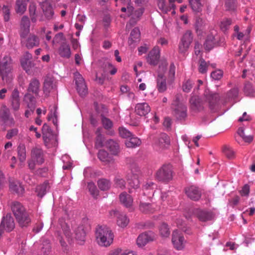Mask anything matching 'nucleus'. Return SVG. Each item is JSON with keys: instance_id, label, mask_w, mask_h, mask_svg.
Returning a JSON list of instances; mask_svg holds the SVG:
<instances>
[{"instance_id": "f257e3e1", "label": "nucleus", "mask_w": 255, "mask_h": 255, "mask_svg": "<svg viewBox=\"0 0 255 255\" xmlns=\"http://www.w3.org/2000/svg\"><path fill=\"white\" fill-rule=\"evenodd\" d=\"M219 100L218 94L208 93L205 94L203 98L198 96H192L190 100V103L193 110L197 111L202 110L207 103L210 110L214 112Z\"/></svg>"}, {"instance_id": "f03ea898", "label": "nucleus", "mask_w": 255, "mask_h": 255, "mask_svg": "<svg viewBox=\"0 0 255 255\" xmlns=\"http://www.w3.org/2000/svg\"><path fill=\"white\" fill-rule=\"evenodd\" d=\"M11 208L19 225L22 227L27 226L31 222V219L23 206L20 203L14 201L12 203Z\"/></svg>"}, {"instance_id": "7ed1b4c3", "label": "nucleus", "mask_w": 255, "mask_h": 255, "mask_svg": "<svg viewBox=\"0 0 255 255\" xmlns=\"http://www.w3.org/2000/svg\"><path fill=\"white\" fill-rule=\"evenodd\" d=\"M95 234L97 242L100 246L108 247L113 243L114 235L106 226H98Z\"/></svg>"}, {"instance_id": "20e7f679", "label": "nucleus", "mask_w": 255, "mask_h": 255, "mask_svg": "<svg viewBox=\"0 0 255 255\" xmlns=\"http://www.w3.org/2000/svg\"><path fill=\"white\" fill-rule=\"evenodd\" d=\"M44 162V154L43 150L37 146L33 147L30 151V158L27 160L28 169L34 171L36 165H41Z\"/></svg>"}, {"instance_id": "39448f33", "label": "nucleus", "mask_w": 255, "mask_h": 255, "mask_svg": "<svg viewBox=\"0 0 255 255\" xmlns=\"http://www.w3.org/2000/svg\"><path fill=\"white\" fill-rule=\"evenodd\" d=\"M173 171L170 164H164L156 172L155 178L158 181L168 183L173 179Z\"/></svg>"}, {"instance_id": "423d86ee", "label": "nucleus", "mask_w": 255, "mask_h": 255, "mask_svg": "<svg viewBox=\"0 0 255 255\" xmlns=\"http://www.w3.org/2000/svg\"><path fill=\"white\" fill-rule=\"evenodd\" d=\"M98 64L102 72V78H99V82L103 83L104 79L109 74L114 75L117 72V68L109 61L106 59H102L98 61Z\"/></svg>"}, {"instance_id": "0eeeda50", "label": "nucleus", "mask_w": 255, "mask_h": 255, "mask_svg": "<svg viewBox=\"0 0 255 255\" xmlns=\"http://www.w3.org/2000/svg\"><path fill=\"white\" fill-rule=\"evenodd\" d=\"M12 63L11 59L9 56L3 57L1 62H0V75L3 80L6 82L11 79Z\"/></svg>"}, {"instance_id": "6e6552de", "label": "nucleus", "mask_w": 255, "mask_h": 255, "mask_svg": "<svg viewBox=\"0 0 255 255\" xmlns=\"http://www.w3.org/2000/svg\"><path fill=\"white\" fill-rule=\"evenodd\" d=\"M192 41V33L191 31L187 30L184 33L179 43V52L182 54H184L188 51Z\"/></svg>"}, {"instance_id": "1a4fd4ad", "label": "nucleus", "mask_w": 255, "mask_h": 255, "mask_svg": "<svg viewBox=\"0 0 255 255\" xmlns=\"http://www.w3.org/2000/svg\"><path fill=\"white\" fill-rule=\"evenodd\" d=\"M172 243L175 249L180 251L185 247V241L182 234L178 230H174L172 235Z\"/></svg>"}, {"instance_id": "9d476101", "label": "nucleus", "mask_w": 255, "mask_h": 255, "mask_svg": "<svg viewBox=\"0 0 255 255\" xmlns=\"http://www.w3.org/2000/svg\"><path fill=\"white\" fill-rule=\"evenodd\" d=\"M74 77L78 93L82 97L85 96L88 93V88L84 78L78 72L74 74Z\"/></svg>"}, {"instance_id": "9b49d317", "label": "nucleus", "mask_w": 255, "mask_h": 255, "mask_svg": "<svg viewBox=\"0 0 255 255\" xmlns=\"http://www.w3.org/2000/svg\"><path fill=\"white\" fill-rule=\"evenodd\" d=\"M184 191L187 196L193 201H198L201 197V190L195 185L187 186Z\"/></svg>"}, {"instance_id": "f8f14e48", "label": "nucleus", "mask_w": 255, "mask_h": 255, "mask_svg": "<svg viewBox=\"0 0 255 255\" xmlns=\"http://www.w3.org/2000/svg\"><path fill=\"white\" fill-rule=\"evenodd\" d=\"M56 89V82L54 79L51 76H47L43 83V91L46 96H48L49 94L55 91Z\"/></svg>"}, {"instance_id": "ddd939ff", "label": "nucleus", "mask_w": 255, "mask_h": 255, "mask_svg": "<svg viewBox=\"0 0 255 255\" xmlns=\"http://www.w3.org/2000/svg\"><path fill=\"white\" fill-rule=\"evenodd\" d=\"M0 226L7 232H10L14 228V219L10 214H7L2 218Z\"/></svg>"}, {"instance_id": "4468645a", "label": "nucleus", "mask_w": 255, "mask_h": 255, "mask_svg": "<svg viewBox=\"0 0 255 255\" xmlns=\"http://www.w3.org/2000/svg\"><path fill=\"white\" fill-rule=\"evenodd\" d=\"M110 215L112 217L117 218L118 225L122 228L127 226L129 222L128 219L125 214L116 210H111L110 212Z\"/></svg>"}, {"instance_id": "2eb2a0df", "label": "nucleus", "mask_w": 255, "mask_h": 255, "mask_svg": "<svg viewBox=\"0 0 255 255\" xmlns=\"http://www.w3.org/2000/svg\"><path fill=\"white\" fill-rule=\"evenodd\" d=\"M154 239V234L152 232H145L141 234L136 240L137 245L138 247H143Z\"/></svg>"}, {"instance_id": "dca6fc26", "label": "nucleus", "mask_w": 255, "mask_h": 255, "mask_svg": "<svg viewBox=\"0 0 255 255\" xmlns=\"http://www.w3.org/2000/svg\"><path fill=\"white\" fill-rule=\"evenodd\" d=\"M193 214L201 222L210 221L214 218L213 214L211 212L199 209H195Z\"/></svg>"}, {"instance_id": "f3484780", "label": "nucleus", "mask_w": 255, "mask_h": 255, "mask_svg": "<svg viewBox=\"0 0 255 255\" xmlns=\"http://www.w3.org/2000/svg\"><path fill=\"white\" fill-rule=\"evenodd\" d=\"M131 172L132 176L128 179V184L129 186L134 189H137L139 187L140 182L139 180V176L140 174V169L138 167L135 169H131Z\"/></svg>"}, {"instance_id": "a211bd4d", "label": "nucleus", "mask_w": 255, "mask_h": 255, "mask_svg": "<svg viewBox=\"0 0 255 255\" xmlns=\"http://www.w3.org/2000/svg\"><path fill=\"white\" fill-rule=\"evenodd\" d=\"M160 58V49L155 46L149 53L146 57L147 61L151 65H156Z\"/></svg>"}, {"instance_id": "6ab92c4d", "label": "nucleus", "mask_w": 255, "mask_h": 255, "mask_svg": "<svg viewBox=\"0 0 255 255\" xmlns=\"http://www.w3.org/2000/svg\"><path fill=\"white\" fill-rule=\"evenodd\" d=\"M155 144L159 149L167 148L170 144V138L166 133H162L159 135Z\"/></svg>"}, {"instance_id": "aec40b11", "label": "nucleus", "mask_w": 255, "mask_h": 255, "mask_svg": "<svg viewBox=\"0 0 255 255\" xmlns=\"http://www.w3.org/2000/svg\"><path fill=\"white\" fill-rule=\"evenodd\" d=\"M41 6L46 19L49 20L53 19L54 12L51 4L48 1H44L41 2Z\"/></svg>"}, {"instance_id": "412c9836", "label": "nucleus", "mask_w": 255, "mask_h": 255, "mask_svg": "<svg viewBox=\"0 0 255 255\" xmlns=\"http://www.w3.org/2000/svg\"><path fill=\"white\" fill-rule=\"evenodd\" d=\"M173 115L177 120L185 121L187 117V107L185 105H180L174 108Z\"/></svg>"}, {"instance_id": "4be33fe9", "label": "nucleus", "mask_w": 255, "mask_h": 255, "mask_svg": "<svg viewBox=\"0 0 255 255\" xmlns=\"http://www.w3.org/2000/svg\"><path fill=\"white\" fill-rule=\"evenodd\" d=\"M105 146L113 155H118L120 152L119 144L116 140L112 139L107 140Z\"/></svg>"}, {"instance_id": "5701e85b", "label": "nucleus", "mask_w": 255, "mask_h": 255, "mask_svg": "<svg viewBox=\"0 0 255 255\" xmlns=\"http://www.w3.org/2000/svg\"><path fill=\"white\" fill-rule=\"evenodd\" d=\"M98 157L105 165L113 163L114 162V158L113 157L111 156L109 153L104 149L99 150L98 153Z\"/></svg>"}, {"instance_id": "b1692460", "label": "nucleus", "mask_w": 255, "mask_h": 255, "mask_svg": "<svg viewBox=\"0 0 255 255\" xmlns=\"http://www.w3.org/2000/svg\"><path fill=\"white\" fill-rule=\"evenodd\" d=\"M10 191L17 195H22L24 193V189L21 183L17 180H11L9 185Z\"/></svg>"}, {"instance_id": "393cba45", "label": "nucleus", "mask_w": 255, "mask_h": 255, "mask_svg": "<svg viewBox=\"0 0 255 255\" xmlns=\"http://www.w3.org/2000/svg\"><path fill=\"white\" fill-rule=\"evenodd\" d=\"M150 111V108L147 103H138L135 107V112L140 116H144Z\"/></svg>"}, {"instance_id": "a878e982", "label": "nucleus", "mask_w": 255, "mask_h": 255, "mask_svg": "<svg viewBox=\"0 0 255 255\" xmlns=\"http://www.w3.org/2000/svg\"><path fill=\"white\" fill-rule=\"evenodd\" d=\"M40 83L39 81L36 78H32L29 82L27 91L37 96L38 95L40 90Z\"/></svg>"}, {"instance_id": "bb28decb", "label": "nucleus", "mask_w": 255, "mask_h": 255, "mask_svg": "<svg viewBox=\"0 0 255 255\" xmlns=\"http://www.w3.org/2000/svg\"><path fill=\"white\" fill-rule=\"evenodd\" d=\"M59 55L64 58H69L71 55L69 45L66 42H63L58 48Z\"/></svg>"}, {"instance_id": "cd10ccee", "label": "nucleus", "mask_w": 255, "mask_h": 255, "mask_svg": "<svg viewBox=\"0 0 255 255\" xmlns=\"http://www.w3.org/2000/svg\"><path fill=\"white\" fill-rule=\"evenodd\" d=\"M156 83V88L159 92L163 93L167 90L166 78L163 73L157 75Z\"/></svg>"}, {"instance_id": "c85d7f7f", "label": "nucleus", "mask_w": 255, "mask_h": 255, "mask_svg": "<svg viewBox=\"0 0 255 255\" xmlns=\"http://www.w3.org/2000/svg\"><path fill=\"white\" fill-rule=\"evenodd\" d=\"M121 203L127 208H130L133 203V199L131 195L126 192H123L119 195Z\"/></svg>"}, {"instance_id": "c756f323", "label": "nucleus", "mask_w": 255, "mask_h": 255, "mask_svg": "<svg viewBox=\"0 0 255 255\" xmlns=\"http://www.w3.org/2000/svg\"><path fill=\"white\" fill-rule=\"evenodd\" d=\"M75 234L76 239L80 244L85 242L86 233L83 225H80L75 230Z\"/></svg>"}, {"instance_id": "7c9ffc66", "label": "nucleus", "mask_w": 255, "mask_h": 255, "mask_svg": "<svg viewBox=\"0 0 255 255\" xmlns=\"http://www.w3.org/2000/svg\"><path fill=\"white\" fill-rule=\"evenodd\" d=\"M21 28L23 31L20 33L21 38H25V35L29 32L30 21L29 18L26 16H23L21 20Z\"/></svg>"}, {"instance_id": "2f4dec72", "label": "nucleus", "mask_w": 255, "mask_h": 255, "mask_svg": "<svg viewBox=\"0 0 255 255\" xmlns=\"http://www.w3.org/2000/svg\"><path fill=\"white\" fill-rule=\"evenodd\" d=\"M42 131L44 142L48 143L51 138L53 137L52 130L47 124H44L43 125Z\"/></svg>"}, {"instance_id": "473e14b6", "label": "nucleus", "mask_w": 255, "mask_h": 255, "mask_svg": "<svg viewBox=\"0 0 255 255\" xmlns=\"http://www.w3.org/2000/svg\"><path fill=\"white\" fill-rule=\"evenodd\" d=\"M39 44V38L35 35L30 34L26 40L25 46L27 48L31 49L38 46Z\"/></svg>"}, {"instance_id": "72a5a7b5", "label": "nucleus", "mask_w": 255, "mask_h": 255, "mask_svg": "<svg viewBox=\"0 0 255 255\" xmlns=\"http://www.w3.org/2000/svg\"><path fill=\"white\" fill-rule=\"evenodd\" d=\"M129 138V140H127L125 142L126 145L128 148H135L141 144V141L138 137L132 135Z\"/></svg>"}, {"instance_id": "f704fd0d", "label": "nucleus", "mask_w": 255, "mask_h": 255, "mask_svg": "<svg viewBox=\"0 0 255 255\" xmlns=\"http://www.w3.org/2000/svg\"><path fill=\"white\" fill-rule=\"evenodd\" d=\"M27 3L25 0H16L15 10L16 13L23 14L26 10Z\"/></svg>"}, {"instance_id": "c9c22d12", "label": "nucleus", "mask_w": 255, "mask_h": 255, "mask_svg": "<svg viewBox=\"0 0 255 255\" xmlns=\"http://www.w3.org/2000/svg\"><path fill=\"white\" fill-rule=\"evenodd\" d=\"M17 154L19 161L23 163L26 158V147L24 144H20L17 147Z\"/></svg>"}, {"instance_id": "e433bc0d", "label": "nucleus", "mask_w": 255, "mask_h": 255, "mask_svg": "<svg viewBox=\"0 0 255 255\" xmlns=\"http://www.w3.org/2000/svg\"><path fill=\"white\" fill-rule=\"evenodd\" d=\"M97 184L99 189L102 191L108 190L111 186L110 181L105 178H102L98 180Z\"/></svg>"}, {"instance_id": "4c0bfd02", "label": "nucleus", "mask_w": 255, "mask_h": 255, "mask_svg": "<svg viewBox=\"0 0 255 255\" xmlns=\"http://www.w3.org/2000/svg\"><path fill=\"white\" fill-rule=\"evenodd\" d=\"M140 211L144 213H153L154 211L152 205L149 203L141 202L139 204Z\"/></svg>"}, {"instance_id": "58836bf2", "label": "nucleus", "mask_w": 255, "mask_h": 255, "mask_svg": "<svg viewBox=\"0 0 255 255\" xmlns=\"http://www.w3.org/2000/svg\"><path fill=\"white\" fill-rule=\"evenodd\" d=\"M49 189L48 182H44L42 184L38 186L36 188L37 196L42 198L46 193Z\"/></svg>"}, {"instance_id": "ea45409f", "label": "nucleus", "mask_w": 255, "mask_h": 255, "mask_svg": "<svg viewBox=\"0 0 255 255\" xmlns=\"http://www.w3.org/2000/svg\"><path fill=\"white\" fill-rule=\"evenodd\" d=\"M140 36V31L138 28L135 27L132 29L130 34V38L128 39V43L131 44L132 43L138 39Z\"/></svg>"}, {"instance_id": "a19ab883", "label": "nucleus", "mask_w": 255, "mask_h": 255, "mask_svg": "<svg viewBox=\"0 0 255 255\" xmlns=\"http://www.w3.org/2000/svg\"><path fill=\"white\" fill-rule=\"evenodd\" d=\"M215 38L213 36H208L204 44L205 49L206 50L209 51L213 48L215 43Z\"/></svg>"}, {"instance_id": "79ce46f5", "label": "nucleus", "mask_w": 255, "mask_h": 255, "mask_svg": "<svg viewBox=\"0 0 255 255\" xmlns=\"http://www.w3.org/2000/svg\"><path fill=\"white\" fill-rule=\"evenodd\" d=\"M159 233L162 237H168L170 235L168 226L166 223H162L159 227Z\"/></svg>"}, {"instance_id": "37998d69", "label": "nucleus", "mask_w": 255, "mask_h": 255, "mask_svg": "<svg viewBox=\"0 0 255 255\" xmlns=\"http://www.w3.org/2000/svg\"><path fill=\"white\" fill-rule=\"evenodd\" d=\"M88 189L91 195L94 198H97L99 195V191L96 186L93 182H89L88 184Z\"/></svg>"}, {"instance_id": "c03bdc74", "label": "nucleus", "mask_w": 255, "mask_h": 255, "mask_svg": "<svg viewBox=\"0 0 255 255\" xmlns=\"http://www.w3.org/2000/svg\"><path fill=\"white\" fill-rule=\"evenodd\" d=\"M175 66L174 63H171L170 65L168 74V82L170 84H172L175 79Z\"/></svg>"}, {"instance_id": "a18cd8bd", "label": "nucleus", "mask_w": 255, "mask_h": 255, "mask_svg": "<svg viewBox=\"0 0 255 255\" xmlns=\"http://www.w3.org/2000/svg\"><path fill=\"white\" fill-rule=\"evenodd\" d=\"M9 110L6 106L3 105L1 108L0 117L4 123L8 121L9 119Z\"/></svg>"}, {"instance_id": "49530a36", "label": "nucleus", "mask_w": 255, "mask_h": 255, "mask_svg": "<svg viewBox=\"0 0 255 255\" xmlns=\"http://www.w3.org/2000/svg\"><path fill=\"white\" fill-rule=\"evenodd\" d=\"M193 11L199 12L201 10L202 4L200 0H188Z\"/></svg>"}, {"instance_id": "de8ad7c7", "label": "nucleus", "mask_w": 255, "mask_h": 255, "mask_svg": "<svg viewBox=\"0 0 255 255\" xmlns=\"http://www.w3.org/2000/svg\"><path fill=\"white\" fill-rule=\"evenodd\" d=\"M21 65L23 69L28 72L34 66V64L31 60L21 59Z\"/></svg>"}, {"instance_id": "09e8293b", "label": "nucleus", "mask_w": 255, "mask_h": 255, "mask_svg": "<svg viewBox=\"0 0 255 255\" xmlns=\"http://www.w3.org/2000/svg\"><path fill=\"white\" fill-rule=\"evenodd\" d=\"M28 10L31 21L35 22L36 21V6L35 4L33 3L30 4L29 6Z\"/></svg>"}, {"instance_id": "8fccbe9b", "label": "nucleus", "mask_w": 255, "mask_h": 255, "mask_svg": "<svg viewBox=\"0 0 255 255\" xmlns=\"http://www.w3.org/2000/svg\"><path fill=\"white\" fill-rule=\"evenodd\" d=\"M244 91L247 96H252L255 92L254 89L251 83L247 82L245 84Z\"/></svg>"}, {"instance_id": "3c124183", "label": "nucleus", "mask_w": 255, "mask_h": 255, "mask_svg": "<svg viewBox=\"0 0 255 255\" xmlns=\"http://www.w3.org/2000/svg\"><path fill=\"white\" fill-rule=\"evenodd\" d=\"M24 100L27 104V107H30V105H32L35 108V100L33 96L31 95L30 93H27L25 95Z\"/></svg>"}, {"instance_id": "603ef678", "label": "nucleus", "mask_w": 255, "mask_h": 255, "mask_svg": "<svg viewBox=\"0 0 255 255\" xmlns=\"http://www.w3.org/2000/svg\"><path fill=\"white\" fill-rule=\"evenodd\" d=\"M120 135L123 138H128L132 136V133L127 128L120 127L119 128Z\"/></svg>"}, {"instance_id": "864d4df0", "label": "nucleus", "mask_w": 255, "mask_h": 255, "mask_svg": "<svg viewBox=\"0 0 255 255\" xmlns=\"http://www.w3.org/2000/svg\"><path fill=\"white\" fill-rule=\"evenodd\" d=\"M158 6L159 8L164 13H167L171 11V7L169 5H166L165 0H158Z\"/></svg>"}, {"instance_id": "5fc2aeb1", "label": "nucleus", "mask_w": 255, "mask_h": 255, "mask_svg": "<svg viewBox=\"0 0 255 255\" xmlns=\"http://www.w3.org/2000/svg\"><path fill=\"white\" fill-rule=\"evenodd\" d=\"M223 152L227 158L232 159L235 157V154L233 150L226 145L223 148Z\"/></svg>"}, {"instance_id": "6e6d98bb", "label": "nucleus", "mask_w": 255, "mask_h": 255, "mask_svg": "<svg viewBox=\"0 0 255 255\" xmlns=\"http://www.w3.org/2000/svg\"><path fill=\"white\" fill-rule=\"evenodd\" d=\"M102 123L103 127L106 129L111 128L113 126L112 121L104 116H102Z\"/></svg>"}, {"instance_id": "4d7b16f0", "label": "nucleus", "mask_w": 255, "mask_h": 255, "mask_svg": "<svg viewBox=\"0 0 255 255\" xmlns=\"http://www.w3.org/2000/svg\"><path fill=\"white\" fill-rule=\"evenodd\" d=\"M208 65L206 61L202 58L200 59L198 70L200 73L204 74L207 71Z\"/></svg>"}, {"instance_id": "13d9d810", "label": "nucleus", "mask_w": 255, "mask_h": 255, "mask_svg": "<svg viewBox=\"0 0 255 255\" xmlns=\"http://www.w3.org/2000/svg\"><path fill=\"white\" fill-rule=\"evenodd\" d=\"M232 24V20L230 19H224L221 21L220 27L223 32H226L230 27Z\"/></svg>"}, {"instance_id": "bf43d9fd", "label": "nucleus", "mask_w": 255, "mask_h": 255, "mask_svg": "<svg viewBox=\"0 0 255 255\" xmlns=\"http://www.w3.org/2000/svg\"><path fill=\"white\" fill-rule=\"evenodd\" d=\"M104 135L96 136L95 142V147L97 149L104 146Z\"/></svg>"}, {"instance_id": "052dcab7", "label": "nucleus", "mask_w": 255, "mask_h": 255, "mask_svg": "<svg viewBox=\"0 0 255 255\" xmlns=\"http://www.w3.org/2000/svg\"><path fill=\"white\" fill-rule=\"evenodd\" d=\"M193 82L190 80L184 81L182 85V90L184 92L189 93L192 88Z\"/></svg>"}, {"instance_id": "680f3d73", "label": "nucleus", "mask_w": 255, "mask_h": 255, "mask_svg": "<svg viewBox=\"0 0 255 255\" xmlns=\"http://www.w3.org/2000/svg\"><path fill=\"white\" fill-rule=\"evenodd\" d=\"M115 184L116 187H119L121 188H124L126 186V182L125 181L119 176H116L114 180Z\"/></svg>"}, {"instance_id": "e2e57ef3", "label": "nucleus", "mask_w": 255, "mask_h": 255, "mask_svg": "<svg viewBox=\"0 0 255 255\" xmlns=\"http://www.w3.org/2000/svg\"><path fill=\"white\" fill-rule=\"evenodd\" d=\"M225 6L227 10H233L236 7V0H225Z\"/></svg>"}, {"instance_id": "0e129e2a", "label": "nucleus", "mask_w": 255, "mask_h": 255, "mask_svg": "<svg viewBox=\"0 0 255 255\" xmlns=\"http://www.w3.org/2000/svg\"><path fill=\"white\" fill-rule=\"evenodd\" d=\"M50 250L51 246L50 245L49 241L48 240H45V241H43L42 251L43 252L44 254L45 255H46L50 252Z\"/></svg>"}, {"instance_id": "69168bd1", "label": "nucleus", "mask_w": 255, "mask_h": 255, "mask_svg": "<svg viewBox=\"0 0 255 255\" xmlns=\"http://www.w3.org/2000/svg\"><path fill=\"white\" fill-rule=\"evenodd\" d=\"M223 74V73L221 70H216L211 73V77L215 80H219L222 77Z\"/></svg>"}, {"instance_id": "338daca9", "label": "nucleus", "mask_w": 255, "mask_h": 255, "mask_svg": "<svg viewBox=\"0 0 255 255\" xmlns=\"http://www.w3.org/2000/svg\"><path fill=\"white\" fill-rule=\"evenodd\" d=\"M3 18L5 21H8L10 18V10L7 6L3 5L2 7Z\"/></svg>"}, {"instance_id": "774afa93", "label": "nucleus", "mask_w": 255, "mask_h": 255, "mask_svg": "<svg viewBox=\"0 0 255 255\" xmlns=\"http://www.w3.org/2000/svg\"><path fill=\"white\" fill-rule=\"evenodd\" d=\"M168 63L166 61L162 62L159 66L158 69V74L163 73L164 75V73L166 70Z\"/></svg>"}]
</instances>
